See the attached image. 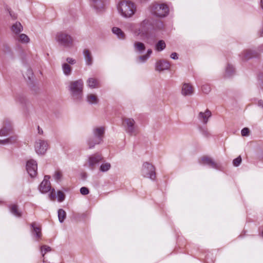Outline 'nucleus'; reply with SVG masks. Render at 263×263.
<instances>
[{
  "mask_svg": "<svg viewBox=\"0 0 263 263\" xmlns=\"http://www.w3.org/2000/svg\"><path fill=\"white\" fill-rule=\"evenodd\" d=\"M200 163L202 165H208L213 168L218 170H221L222 168V164L220 162H216L207 156L202 157L200 160Z\"/></svg>",
  "mask_w": 263,
  "mask_h": 263,
  "instance_id": "9d476101",
  "label": "nucleus"
},
{
  "mask_svg": "<svg viewBox=\"0 0 263 263\" xmlns=\"http://www.w3.org/2000/svg\"><path fill=\"white\" fill-rule=\"evenodd\" d=\"M50 176L46 175L44 180L39 185V189L42 193H46L49 191H51V184L49 181Z\"/></svg>",
  "mask_w": 263,
  "mask_h": 263,
  "instance_id": "dca6fc26",
  "label": "nucleus"
},
{
  "mask_svg": "<svg viewBox=\"0 0 263 263\" xmlns=\"http://www.w3.org/2000/svg\"><path fill=\"white\" fill-rule=\"evenodd\" d=\"M158 24H160V26H162V24L161 22H158Z\"/></svg>",
  "mask_w": 263,
  "mask_h": 263,
  "instance_id": "864d4df0",
  "label": "nucleus"
},
{
  "mask_svg": "<svg viewBox=\"0 0 263 263\" xmlns=\"http://www.w3.org/2000/svg\"><path fill=\"white\" fill-rule=\"evenodd\" d=\"M43 262H45V260H44V259H43Z\"/></svg>",
  "mask_w": 263,
  "mask_h": 263,
  "instance_id": "5fc2aeb1",
  "label": "nucleus"
},
{
  "mask_svg": "<svg viewBox=\"0 0 263 263\" xmlns=\"http://www.w3.org/2000/svg\"><path fill=\"white\" fill-rule=\"evenodd\" d=\"M49 198L51 200H54L56 198H57L59 202H62L65 199V195L63 192L58 191L56 196L55 194V190L52 189L49 194Z\"/></svg>",
  "mask_w": 263,
  "mask_h": 263,
  "instance_id": "412c9836",
  "label": "nucleus"
},
{
  "mask_svg": "<svg viewBox=\"0 0 263 263\" xmlns=\"http://www.w3.org/2000/svg\"><path fill=\"white\" fill-rule=\"evenodd\" d=\"M49 147V144L47 140L43 139H37L34 144L35 152L38 155H44Z\"/></svg>",
  "mask_w": 263,
  "mask_h": 263,
  "instance_id": "6e6552de",
  "label": "nucleus"
},
{
  "mask_svg": "<svg viewBox=\"0 0 263 263\" xmlns=\"http://www.w3.org/2000/svg\"><path fill=\"white\" fill-rule=\"evenodd\" d=\"M195 89L194 86L189 83H183L181 86V94L182 96L191 97L194 94Z\"/></svg>",
  "mask_w": 263,
  "mask_h": 263,
  "instance_id": "2eb2a0df",
  "label": "nucleus"
},
{
  "mask_svg": "<svg viewBox=\"0 0 263 263\" xmlns=\"http://www.w3.org/2000/svg\"><path fill=\"white\" fill-rule=\"evenodd\" d=\"M16 40L22 44H27L30 41L29 37L24 33L20 34L17 37Z\"/></svg>",
  "mask_w": 263,
  "mask_h": 263,
  "instance_id": "473e14b6",
  "label": "nucleus"
},
{
  "mask_svg": "<svg viewBox=\"0 0 263 263\" xmlns=\"http://www.w3.org/2000/svg\"><path fill=\"white\" fill-rule=\"evenodd\" d=\"M112 32L119 39L123 40L125 39V35L124 33L119 28L114 27L112 28Z\"/></svg>",
  "mask_w": 263,
  "mask_h": 263,
  "instance_id": "c85d7f7f",
  "label": "nucleus"
},
{
  "mask_svg": "<svg viewBox=\"0 0 263 263\" xmlns=\"http://www.w3.org/2000/svg\"><path fill=\"white\" fill-rule=\"evenodd\" d=\"M257 103L258 106L263 108V101L262 100H258Z\"/></svg>",
  "mask_w": 263,
  "mask_h": 263,
  "instance_id": "8fccbe9b",
  "label": "nucleus"
},
{
  "mask_svg": "<svg viewBox=\"0 0 263 263\" xmlns=\"http://www.w3.org/2000/svg\"><path fill=\"white\" fill-rule=\"evenodd\" d=\"M51 251V248L48 246L44 245L41 247V251L43 256H44L45 254L47 252H49Z\"/></svg>",
  "mask_w": 263,
  "mask_h": 263,
  "instance_id": "e433bc0d",
  "label": "nucleus"
},
{
  "mask_svg": "<svg viewBox=\"0 0 263 263\" xmlns=\"http://www.w3.org/2000/svg\"><path fill=\"white\" fill-rule=\"evenodd\" d=\"M84 82L82 79L68 82L67 89L71 98L76 102H80L83 96Z\"/></svg>",
  "mask_w": 263,
  "mask_h": 263,
  "instance_id": "f03ea898",
  "label": "nucleus"
},
{
  "mask_svg": "<svg viewBox=\"0 0 263 263\" xmlns=\"http://www.w3.org/2000/svg\"><path fill=\"white\" fill-rule=\"evenodd\" d=\"M37 128H38V133H39V134H41V135L43 134V130L41 128H40L39 126H38Z\"/></svg>",
  "mask_w": 263,
  "mask_h": 263,
  "instance_id": "3c124183",
  "label": "nucleus"
},
{
  "mask_svg": "<svg viewBox=\"0 0 263 263\" xmlns=\"http://www.w3.org/2000/svg\"><path fill=\"white\" fill-rule=\"evenodd\" d=\"M119 14L123 17L129 18L133 16L137 10L135 3L129 0H122L117 5Z\"/></svg>",
  "mask_w": 263,
  "mask_h": 263,
  "instance_id": "7ed1b4c3",
  "label": "nucleus"
},
{
  "mask_svg": "<svg viewBox=\"0 0 263 263\" xmlns=\"http://www.w3.org/2000/svg\"><path fill=\"white\" fill-rule=\"evenodd\" d=\"M142 175L146 178L154 180L156 174L154 166L150 163L145 162L143 163L141 170Z\"/></svg>",
  "mask_w": 263,
  "mask_h": 263,
  "instance_id": "0eeeda50",
  "label": "nucleus"
},
{
  "mask_svg": "<svg viewBox=\"0 0 263 263\" xmlns=\"http://www.w3.org/2000/svg\"><path fill=\"white\" fill-rule=\"evenodd\" d=\"M33 76V72L31 69L28 68L27 70L26 76L28 78V79L30 80Z\"/></svg>",
  "mask_w": 263,
  "mask_h": 263,
  "instance_id": "a18cd8bd",
  "label": "nucleus"
},
{
  "mask_svg": "<svg viewBox=\"0 0 263 263\" xmlns=\"http://www.w3.org/2000/svg\"><path fill=\"white\" fill-rule=\"evenodd\" d=\"M257 55L256 52L251 49H246L242 51L239 54V57L242 61L250 60Z\"/></svg>",
  "mask_w": 263,
  "mask_h": 263,
  "instance_id": "6ab92c4d",
  "label": "nucleus"
},
{
  "mask_svg": "<svg viewBox=\"0 0 263 263\" xmlns=\"http://www.w3.org/2000/svg\"><path fill=\"white\" fill-rule=\"evenodd\" d=\"M260 6L261 8L263 9V0L260 1Z\"/></svg>",
  "mask_w": 263,
  "mask_h": 263,
  "instance_id": "603ef678",
  "label": "nucleus"
},
{
  "mask_svg": "<svg viewBox=\"0 0 263 263\" xmlns=\"http://www.w3.org/2000/svg\"><path fill=\"white\" fill-rule=\"evenodd\" d=\"M53 178L57 182H60L62 181L63 178L62 172L59 171H55L53 175Z\"/></svg>",
  "mask_w": 263,
  "mask_h": 263,
  "instance_id": "f704fd0d",
  "label": "nucleus"
},
{
  "mask_svg": "<svg viewBox=\"0 0 263 263\" xmlns=\"http://www.w3.org/2000/svg\"><path fill=\"white\" fill-rule=\"evenodd\" d=\"M235 72V69L233 65L228 63L225 68L224 76L229 78L233 76Z\"/></svg>",
  "mask_w": 263,
  "mask_h": 263,
  "instance_id": "bb28decb",
  "label": "nucleus"
},
{
  "mask_svg": "<svg viewBox=\"0 0 263 263\" xmlns=\"http://www.w3.org/2000/svg\"><path fill=\"white\" fill-rule=\"evenodd\" d=\"M200 132L201 134L205 137H208L210 136V132L206 128L200 127Z\"/></svg>",
  "mask_w": 263,
  "mask_h": 263,
  "instance_id": "58836bf2",
  "label": "nucleus"
},
{
  "mask_svg": "<svg viewBox=\"0 0 263 263\" xmlns=\"http://www.w3.org/2000/svg\"><path fill=\"white\" fill-rule=\"evenodd\" d=\"M105 129L104 126H97L92 129V137L87 140V144L89 148H93L96 145L100 144L103 141Z\"/></svg>",
  "mask_w": 263,
  "mask_h": 263,
  "instance_id": "20e7f679",
  "label": "nucleus"
},
{
  "mask_svg": "<svg viewBox=\"0 0 263 263\" xmlns=\"http://www.w3.org/2000/svg\"><path fill=\"white\" fill-rule=\"evenodd\" d=\"M86 86L90 89L98 88L100 87L99 80L93 77L88 78L86 81Z\"/></svg>",
  "mask_w": 263,
  "mask_h": 263,
  "instance_id": "aec40b11",
  "label": "nucleus"
},
{
  "mask_svg": "<svg viewBox=\"0 0 263 263\" xmlns=\"http://www.w3.org/2000/svg\"><path fill=\"white\" fill-rule=\"evenodd\" d=\"M13 132L12 122L6 119L4 121L3 126L0 129V136L6 137L11 134Z\"/></svg>",
  "mask_w": 263,
  "mask_h": 263,
  "instance_id": "ddd939ff",
  "label": "nucleus"
},
{
  "mask_svg": "<svg viewBox=\"0 0 263 263\" xmlns=\"http://www.w3.org/2000/svg\"><path fill=\"white\" fill-rule=\"evenodd\" d=\"M211 116L212 113L211 111L207 109L204 111L199 112L198 114L197 118L203 124H206Z\"/></svg>",
  "mask_w": 263,
  "mask_h": 263,
  "instance_id": "a211bd4d",
  "label": "nucleus"
},
{
  "mask_svg": "<svg viewBox=\"0 0 263 263\" xmlns=\"http://www.w3.org/2000/svg\"><path fill=\"white\" fill-rule=\"evenodd\" d=\"M7 138L4 140H0V144L3 145L9 144Z\"/></svg>",
  "mask_w": 263,
  "mask_h": 263,
  "instance_id": "09e8293b",
  "label": "nucleus"
},
{
  "mask_svg": "<svg viewBox=\"0 0 263 263\" xmlns=\"http://www.w3.org/2000/svg\"><path fill=\"white\" fill-rule=\"evenodd\" d=\"M170 67V62L164 60H159L155 64V69L159 72L168 70Z\"/></svg>",
  "mask_w": 263,
  "mask_h": 263,
  "instance_id": "f3484780",
  "label": "nucleus"
},
{
  "mask_svg": "<svg viewBox=\"0 0 263 263\" xmlns=\"http://www.w3.org/2000/svg\"><path fill=\"white\" fill-rule=\"evenodd\" d=\"M211 90V86L209 84H204L201 87V90L205 94H208Z\"/></svg>",
  "mask_w": 263,
  "mask_h": 263,
  "instance_id": "4c0bfd02",
  "label": "nucleus"
},
{
  "mask_svg": "<svg viewBox=\"0 0 263 263\" xmlns=\"http://www.w3.org/2000/svg\"><path fill=\"white\" fill-rule=\"evenodd\" d=\"M145 45L144 43L136 41L134 43V49L135 52L139 54L143 53L145 50Z\"/></svg>",
  "mask_w": 263,
  "mask_h": 263,
  "instance_id": "a878e982",
  "label": "nucleus"
},
{
  "mask_svg": "<svg viewBox=\"0 0 263 263\" xmlns=\"http://www.w3.org/2000/svg\"><path fill=\"white\" fill-rule=\"evenodd\" d=\"M66 63H68V64H69V65H74L77 63V61L76 59L72 58H70V57L67 58L66 59Z\"/></svg>",
  "mask_w": 263,
  "mask_h": 263,
  "instance_id": "37998d69",
  "label": "nucleus"
},
{
  "mask_svg": "<svg viewBox=\"0 0 263 263\" xmlns=\"http://www.w3.org/2000/svg\"><path fill=\"white\" fill-rule=\"evenodd\" d=\"M26 168L28 174L31 177L33 178L36 176L37 164L36 161L33 159L28 160L26 162Z\"/></svg>",
  "mask_w": 263,
  "mask_h": 263,
  "instance_id": "4468645a",
  "label": "nucleus"
},
{
  "mask_svg": "<svg viewBox=\"0 0 263 263\" xmlns=\"http://www.w3.org/2000/svg\"><path fill=\"white\" fill-rule=\"evenodd\" d=\"M170 57L173 60L178 59V55L176 52H173L171 54Z\"/></svg>",
  "mask_w": 263,
  "mask_h": 263,
  "instance_id": "49530a36",
  "label": "nucleus"
},
{
  "mask_svg": "<svg viewBox=\"0 0 263 263\" xmlns=\"http://www.w3.org/2000/svg\"><path fill=\"white\" fill-rule=\"evenodd\" d=\"M104 160L103 156L99 153L90 155L88 157L87 164L90 169L93 170L96 166Z\"/></svg>",
  "mask_w": 263,
  "mask_h": 263,
  "instance_id": "1a4fd4ad",
  "label": "nucleus"
},
{
  "mask_svg": "<svg viewBox=\"0 0 263 263\" xmlns=\"http://www.w3.org/2000/svg\"><path fill=\"white\" fill-rule=\"evenodd\" d=\"M123 125L126 132L130 135H135L137 133V126L135 121L132 118H126L123 121Z\"/></svg>",
  "mask_w": 263,
  "mask_h": 263,
  "instance_id": "9b49d317",
  "label": "nucleus"
},
{
  "mask_svg": "<svg viewBox=\"0 0 263 263\" xmlns=\"http://www.w3.org/2000/svg\"><path fill=\"white\" fill-rule=\"evenodd\" d=\"M55 41L61 46L70 48L73 46V40L71 35L64 32H58L55 35Z\"/></svg>",
  "mask_w": 263,
  "mask_h": 263,
  "instance_id": "423d86ee",
  "label": "nucleus"
},
{
  "mask_svg": "<svg viewBox=\"0 0 263 263\" xmlns=\"http://www.w3.org/2000/svg\"><path fill=\"white\" fill-rule=\"evenodd\" d=\"M23 30V27L21 23L19 22H16L11 27V31L15 34H18Z\"/></svg>",
  "mask_w": 263,
  "mask_h": 263,
  "instance_id": "cd10ccee",
  "label": "nucleus"
},
{
  "mask_svg": "<svg viewBox=\"0 0 263 263\" xmlns=\"http://www.w3.org/2000/svg\"><path fill=\"white\" fill-rule=\"evenodd\" d=\"M62 69L65 76L68 77L71 75L72 72V68L69 64H68V63H63L62 65Z\"/></svg>",
  "mask_w": 263,
  "mask_h": 263,
  "instance_id": "7c9ffc66",
  "label": "nucleus"
},
{
  "mask_svg": "<svg viewBox=\"0 0 263 263\" xmlns=\"http://www.w3.org/2000/svg\"><path fill=\"white\" fill-rule=\"evenodd\" d=\"M3 51L5 53L10 52H11V49H10V48L8 46L6 45V46H5L4 47Z\"/></svg>",
  "mask_w": 263,
  "mask_h": 263,
  "instance_id": "de8ad7c7",
  "label": "nucleus"
},
{
  "mask_svg": "<svg viewBox=\"0 0 263 263\" xmlns=\"http://www.w3.org/2000/svg\"><path fill=\"white\" fill-rule=\"evenodd\" d=\"M66 214L63 209H60L58 211V218L60 222H63L66 218Z\"/></svg>",
  "mask_w": 263,
  "mask_h": 263,
  "instance_id": "c9c22d12",
  "label": "nucleus"
},
{
  "mask_svg": "<svg viewBox=\"0 0 263 263\" xmlns=\"http://www.w3.org/2000/svg\"><path fill=\"white\" fill-rule=\"evenodd\" d=\"M107 0H90L91 7L97 12L101 13L105 11Z\"/></svg>",
  "mask_w": 263,
  "mask_h": 263,
  "instance_id": "f8f14e48",
  "label": "nucleus"
},
{
  "mask_svg": "<svg viewBox=\"0 0 263 263\" xmlns=\"http://www.w3.org/2000/svg\"><path fill=\"white\" fill-rule=\"evenodd\" d=\"M10 212L15 216L20 217L22 216V212L18 209L17 205L12 204L9 207Z\"/></svg>",
  "mask_w": 263,
  "mask_h": 263,
  "instance_id": "2f4dec72",
  "label": "nucleus"
},
{
  "mask_svg": "<svg viewBox=\"0 0 263 263\" xmlns=\"http://www.w3.org/2000/svg\"><path fill=\"white\" fill-rule=\"evenodd\" d=\"M86 64L90 66L93 63V58L91 52L88 49H84L83 52Z\"/></svg>",
  "mask_w": 263,
  "mask_h": 263,
  "instance_id": "b1692460",
  "label": "nucleus"
},
{
  "mask_svg": "<svg viewBox=\"0 0 263 263\" xmlns=\"http://www.w3.org/2000/svg\"><path fill=\"white\" fill-rule=\"evenodd\" d=\"M166 47L165 43L163 40H160L155 45V49L156 51L160 52L165 49Z\"/></svg>",
  "mask_w": 263,
  "mask_h": 263,
  "instance_id": "72a5a7b5",
  "label": "nucleus"
},
{
  "mask_svg": "<svg viewBox=\"0 0 263 263\" xmlns=\"http://www.w3.org/2000/svg\"><path fill=\"white\" fill-rule=\"evenodd\" d=\"M31 226L32 228V234L37 238H41L42 236L41 228L39 224L33 222L31 223Z\"/></svg>",
  "mask_w": 263,
  "mask_h": 263,
  "instance_id": "5701e85b",
  "label": "nucleus"
},
{
  "mask_svg": "<svg viewBox=\"0 0 263 263\" xmlns=\"http://www.w3.org/2000/svg\"><path fill=\"white\" fill-rule=\"evenodd\" d=\"M99 166V171L102 173L107 172L111 168V164L106 161H102Z\"/></svg>",
  "mask_w": 263,
  "mask_h": 263,
  "instance_id": "c756f323",
  "label": "nucleus"
},
{
  "mask_svg": "<svg viewBox=\"0 0 263 263\" xmlns=\"http://www.w3.org/2000/svg\"><path fill=\"white\" fill-rule=\"evenodd\" d=\"M152 53V50L151 49H147L146 53L144 55L138 57L136 59V62L138 64L144 63L151 57Z\"/></svg>",
  "mask_w": 263,
  "mask_h": 263,
  "instance_id": "393cba45",
  "label": "nucleus"
},
{
  "mask_svg": "<svg viewBox=\"0 0 263 263\" xmlns=\"http://www.w3.org/2000/svg\"><path fill=\"white\" fill-rule=\"evenodd\" d=\"M89 190L86 187H82L80 189V193L83 195H86L89 194Z\"/></svg>",
  "mask_w": 263,
  "mask_h": 263,
  "instance_id": "c03bdc74",
  "label": "nucleus"
},
{
  "mask_svg": "<svg viewBox=\"0 0 263 263\" xmlns=\"http://www.w3.org/2000/svg\"><path fill=\"white\" fill-rule=\"evenodd\" d=\"M250 133V130L247 127H245L243 129H242L241 131V134L242 136L247 137L249 135Z\"/></svg>",
  "mask_w": 263,
  "mask_h": 263,
  "instance_id": "79ce46f5",
  "label": "nucleus"
},
{
  "mask_svg": "<svg viewBox=\"0 0 263 263\" xmlns=\"http://www.w3.org/2000/svg\"><path fill=\"white\" fill-rule=\"evenodd\" d=\"M17 138L16 136H12L7 138L9 144H12L17 141Z\"/></svg>",
  "mask_w": 263,
  "mask_h": 263,
  "instance_id": "a19ab883",
  "label": "nucleus"
},
{
  "mask_svg": "<svg viewBox=\"0 0 263 263\" xmlns=\"http://www.w3.org/2000/svg\"><path fill=\"white\" fill-rule=\"evenodd\" d=\"M241 158L240 156L234 159L233 161V164L234 166H238L241 162Z\"/></svg>",
  "mask_w": 263,
  "mask_h": 263,
  "instance_id": "ea45409f",
  "label": "nucleus"
},
{
  "mask_svg": "<svg viewBox=\"0 0 263 263\" xmlns=\"http://www.w3.org/2000/svg\"><path fill=\"white\" fill-rule=\"evenodd\" d=\"M151 25L152 23L150 20L146 18L139 24L128 23L127 24L126 27L135 36L145 39L147 36Z\"/></svg>",
  "mask_w": 263,
  "mask_h": 263,
  "instance_id": "f257e3e1",
  "label": "nucleus"
},
{
  "mask_svg": "<svg viewBox=\"0 0 263 263\" xmlns=\"http://www.w3.org/2000/svg\"><path fill=\"white\" fill-rule=\"evenodd\" d=\"M86 101L90 105H96L99 103V99L97 95L89 93L86 96Z\"/></svg>",
  "mask_w": 263,
  "mask_h": 263,
  "instance_id": "4be33fe9",
  "label": "nucleus"
},
{
  "mask_svg": "<svg viewBox=\"0 0 263 263\" xmlns=\"http://www.w3.org/2000/svg\"><path fill=\"white\" fill-rule=\"evenodd\" d=\"M150 11L154 15L162 17L168 14L169 8L164 3H153L150 6Z\"/></svg>",
  "mask_w": 263,
  "mask_h": 263,
  "instance_id": "39448f33",
  "label": "nucleus"
}]
</instances>
